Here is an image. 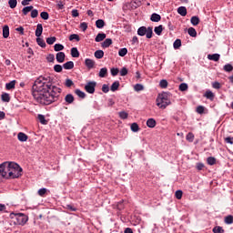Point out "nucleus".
<instances>
[{"label": "nucleus", "mask_w": 233, "mask_h": 233, "mask_svg": "<svg viewBox=\"0 0 233 233\" xmlns=\"http://www.w3.org/2000/svg\"><path fill=\"white\" fill-rule=\"evenodd\" d=\"M54 50L55 52H61V50H65V46H63L62 44H56L54 46Z\"/></svg>", "instance_id": "ea45409f"}, {"label": "nucleus", "mask_w": 233, "mask_h": 233, "mask_svg": "<svg viewBox=\"0 0 233 233\" xmlns=\"http://www.w3.org/2000/svg\"><path fill=\"white\" fill-rule=\"evenodd\" d=\"M220 57H221V56L218 53L212 54V55H208V59H209V61L218 62V61H219Z\"/></svg>", "instance_id": "4468645a"}, {"label": "nucleus", "mask_w": 233, "mask_h": 233, "mask_svg": "<svg viewBox=\"0 0 233 233\" xmlns=\"http://www.w3.org/2000/svg\"><path fill=\"white\" fill-rule=\"evenodd\" d=\"M97 83L96 81H90L85 86V90L87 94H94L96 92V86Z\"/></svg>", "instance_id": "423d86ee"}, {"label": "nucleus", "mask_w": 233, "mask_h": 233, "mask_svg": "<svg viewBox=\"0 0 233 233\" xmlns=\"http://www.w3.org/2000/svg\"><path fill=\"white\" fill-rule=\"evenodd\" d=\"M127 54H128V49H127V47L121 48L118 51V56L120 57H125V56H127Z\"/></svg>", "instance_id": "e433bc0d"}, {"label": "nucleus", "mask_w": 233, "mask_h": 233, "mask_svg": "<svg viewBox=\"0 0 233 233\" xmlns=\"http://www.w3.org/2000/svg\"><path fill=\"white\" fill-rule=\"evenodd\" d=\"M11 167V162L0 164V176H2V177H5V179H10Z\"/></svg>", "instance_id": "20e7f679"}, {"label": "nucleus", "mask_w": 233, "mask_h": 233, "mask_svg": "<svg viewBox=\"0 0 233 233\" xmlns=\"http://www.w3.org/2000/svg\"><path fill=\"white\" fill-rule=\"evenodd\" d=\"M180 92H187L188 90V85L187 83H182L179 85Z\"/></svg>", "instance_id": "37998d69"}, {"label": "nucleus", "mask_w": 233, "mask_h": 233, "mask_svg": "<svg viewBox=\"0 0 233 233\" xmlns=\"http://www.w3.org/2000/svg\"><path fill=\"white\" fill-rule=\"evenodd\" d=\"M147 30V26H140L137 29V35H140L141 37H143V35H146Z\"/></svg>", "instance_id": "a211bd4d"}, {"label": "nucleus", "mask_w": 233, "mask_h": 233, "mask_svg": "<svg viewBox=\"0 0 233 233\" xmlns=\"http://www.w3.org/2000/svg\"><path fill=\"white\" fill-rule=\"evenodd\" d=\"M119 74V69L116 67H112L111 68V76H113L114 77H116V76H117Z\"/></svg>", "instance_id": "13d9d810"}, {"label": "nucleus", "mask_w": 233, "mask_h": 233, "mask_svg": "<svg viewBox=\"0 0 233 233\" xmlns=\"http://www.w3.org/2000/svg\"><path fill=\"white\" fill-rule=\"evenodd\" d=\"M205 97H207V99H210L211 101H213L214 100V93L210 90H208L205 93Z\"/></svg>", "instance_id": "58836bf2"}, {"label": "nucleus", "mask_w": 233, "mask_h": 233, "mask_svg": "<svg viewBox=\"0 0 233 233\" xmlns=\"http://www.w3.org/2000/svg\"><path fill=\"white\" fill-rule=\"evenodd\" d=\"M160 88H167L168 86V82L165 79L160 80L159 82Z\"/></svg>", "instance_id": "3c124183"}, {"label": "nucleus", "mask_w": 233, "mask_h": 233, "mask_svg": "<svg viewBox=\"0 0 233 233\" xmlns=\"http://www.w3.org/2000/svg\"><path fill=\"white\" fill-rule=\"evenodd\" d=\"M187 33H188V35H190V37H196V35H198V32L196 31V28H194V27H189L187 29Z\"/></svg>", "instance_id": "c85d7f7f"}, {"label": "nucleus", "mask_w": 233, "mask_h": 233, "mask_svg": "<svg viewBox=\"0 0 233 233\" xmlns=\"http://www.w3.org/2000/svg\"><path fill=\"white\" fill-rule=\"evenodd\" d=\"M106 74H108V69L106 67H103L100 69L98 76L100 77H106Z\"/></svg>", "instance_id": "7c9ffc66"}, {"label": "nucleus", "mask_w": 233, "mask_h": 233, "mask_svg": "<svg viewBox=\"0 0 233 233\" xmlns=\"http://www.w3.org/2000/svg\"><path fill=\"white\" fill-rule=\"evenodd\" d=\"M36 43L41 48H46V42L43 38H40V36H37Z\"/></svg>", "instance_id": "dca6fc26"}, {"label": "nucleus", "mask_w": 233, "mask_h": 233, "mask_svg": "<svg viewBox=\"0 0 233 233\" xmlns=\"http://www.w3.org/2000/svg\"><path fill=\"white\" fill-rule=\"evenodd\" d=\"M55 72H57L58 74L63 72V66L59 64L54 66Z\"/></svg>", "instance_id": "4d7b16f0"}, {"label": "nucleus", "mask_w": 233, "mask_h": 233, "mask_svg": "<svg viewBox=\"0 0 233 233\" xmlns=\"http://www.w3.org/2000/svg\"><path fill=\"white\" fill-rule=\"evenodd\" d=\"M119 88V81H115L110 87L111 92H116Z\"/></svg>", "instance_id": "72a5a7b5"}, {"label": "nucleus", "mask_w": 233, "mask_h": 233, "mask_svg": "<svg viewBox=\"0 0 233 233\" xmlns=\"http://www.w3.org/2000/svg\"><path fill=\"white\" fill-rule=\"evenodd\" d=\"M173 47L175 48V50H177L178 48H180L181 47V39L175 40V42L173 43Z\"/></svg>", "instance_id": "a18cd8bd"}, {"label": "nucleus", "mask_w": 233, "mask_h": 233, "mask_svg": "<svg viewBox=\"0 0 233 233\" xmlns=\"http://www.w3.org/2000/svg\"><path fill=\"white\" fill-rule=\"evenodd\" d=\"M46 59L48 63H54V61H56V56H54V54H49Z\"/></svg>", "instance_id": "bf43d9fd"}, {"label": "nucleus", "mask_w": 233, "mask_h": 233, "mask_svg": "<svg viewBox=\"0 0 233 233\" xmlns=\"http://www.w3.org/2000/svg\"><path fill=\"white\" fill-rule=\"evenodd\" d=\"M131 130L132 132H139V125H137V123H132Z\"/></svg>", "instance_id": "8fccbe9b"}, {"label": "nucleus", "mask_w": 233, "mask_h": 233, "mask_svg": "<svg viewBox=\"0 0 233 233\" xmlns=\"http://www.w3.org/2000/svg\"><path fill=\"white\" fill-rule=\"evenodd\" d=\"M96 28H99V29L104 28L105 27V20H103V19L96 20Z\"/></svg>", "instance_id": "c756f323"}, {"label": "nucleus", "mask_w": 233, "mask_h": 233, "mask_svg": "<svg viewBox=\"0 0 233 233\" xmlns=\"http://www.w3.org/2000/svg\"><path fill=\"white\" fill-rule=\"evenodd\" d=\"M106 39V34L98 33L95 38L96 43H101V41H105Z\"/></svg>", "instance_id": "1a4fd4ad"}, {"label": "nucleus", "mask_w": 233, "mask_h": 233, "mask_svg": "<svg viewBox=\"0 0 233 233\" xmlns=\"http://www.w3.org/2000/svg\"><path fill=\"white\" fill-rule=\"evenodd\" d=\"M75 94L81 99H85L86 97V94H85V92L81 91L80 89H76Z\"/></svg>", "instance_id": "a878e982"}, {"label": "nucleus", "mask_w": 233, "mask_h": 233, "mask_svg": "<svg viewBox=\"0 0 233 233\" xmlns=\"http://www.w3.org/2000/svg\"><path fill=\"white\" fill-rule=\"evenodd\" d=\"M11 171L9 172V179H16L21 177L23 168L15 162H11Z\"/></svg>", "instance_id": "7ed1b4c3"}, {"label": "nucleus", "mask_w": 233, "mask_h": 233, "mask_svg": "<svg viewBox=\"0 0 233 233\" xmlns=\"http://www.w3.org/2000/svg\"><path fill=\"white\" fill-rule=\"evenodd\" d=\"M6 90H14L15 88V80H13L5 84Z\"/></svg>", "instance_id": "5701e85b"}, {"label": "nucleus", "mask_w": 233, "mask_h": 233, "mask_svg": "<svg viewBox=\"0 0 233 233\" xmlns=\"http://www.w3.org/2000/svg\"><path fill=\"white\" fill-rule=\"evenodd\" d=\"M186 139L189 143H192L194 141V133H192V132L187 133Z\"/></svg>", "instance_id": "09e8293b"}, {"label": "nucleus", "mask_w": 233, "mask_h": 233, "mask_svg": "<svg viewBox=\"0 0 233 233\" xmlns=\"http://www.w3.org/2000/svg\"><path fill=\"white\" fill-rule=\"evenodd\" d=\"M74 85V81H72V79H66V86H67V88H70V86H73Z\"/></svg>", "instance_id": "69168bd1"}, {"label": "nucleus", "mask_w": 233, "mask_h": 233, "mask_svg": "<svg viewBox=\"0 0 233 233\" xmlns=\"http://www.w3.org/2000/svg\"><path fill=\"white\" fill-rule=\"evenodd\" d=\"M39 15V11L37 9H32L31 10V17L32 19H35Z\"/></svg>", "instance_id": "6e6d98bb"}, {"label": "nucleus", "mask_w": 233, "mask_h": 233, "mask_svg": "<svg viewBox=\"0 0 233 233\" xmlns=\"http://www.w3.org/2000/svg\"><path fill=\"white\" fill-rule=\"evenodd\" d=\"M8 5L10 8L14 9L15 6H17V0H9Z\"/></svg>", "instance_id": "5fc2aeb1"}, {"label": "nucleus", "mask_w": 233, "mask_h": 233, "mask_svg": "<svg viewBox=\"0 0 233 233\" xmlns=\"http://www.w3.org/2000/svg\"><path fill=\"white\" fill-rule=\"evenodd\" d=\"M134 90H135V92H141V91L145 90V86H143L142 84H136L134 86Z\"/></svg>", "instance_id": "f704fd0d"}, {"label": "nucleus", "mask_w": 233, "mask_h": 233, "mask_svg": "<svg viewBox=\"0 0 233 233\" xmlns=\"http://www.w3.org/2000/svg\"><path fill=\"white\" fill-rule=\"evenodd\" d=\"M1 99L4 103H10V95L8 93H4L1 96Z\"/></svg>", "instance_id": "b1692460"}, {"label": "nucleus", "mask_w": 233, "mask_h": 233, "mask_svg": "<svg viewBox=\"0 0 233 233\" xmlns=\"http://www.w3.org/2000/svg\"><path fill=\"white\" fill-rule=\"evenodd\" d=\"M35 35L36 37H40V35H43V24H37Z\"/></svg>", "instance_id": "9b49d317"}, {"label": "nucleus", "mask_w": 233, "mask_h": 233, "mask_svg": "<svg viewBox=\"0 0 233 233\" xmlns=\"http://www.w3.org/2000/svg\"><path fill=\"white\" fill-rule=\"evenodd\" d=\"M65 57H66L65 52H58L56 54V59L57 63H65Z\"/></svg>", "instance_id": "9d476101"}, {"label": "nucleus", "mask_w": 233, "mask_h": 233, "mask_svg": "<svg viewBox=\"0 0 233 233\" xmlns=\"http://www.w3.org/2000/svg\"><path fill=\"white\" fill-rule=\"evenodd\" d=\"M127 74H128V69H127V67H122L120 70V76L122 77H125V76H127Z\"/></svg>", "instance_id": "e2e57ef3"}, {"label": "nucleus", "mask_w": 233, "mask_h": 233, "mask_svg": "<svg viewBox=\"0 0 233 233\" xmlns=\"http://www.w3.org/2000/svg\"><path fill=\"white\" fill-rule=\"evenodd\" d=\"M213 232L214 233H225V229H223V227L217 226L213 228Z\"/></svg>", "instance_id": "c03bdc74"}, {"label": "nucleus", "mask_w": 233, "mask_h": 233, "mask_svg": "<svg viewBox=\"0 0 233 233\" xmlns=\"http://www.w3.org/2000/svg\"><path fill=\"white\" fill-rule=\"evenodd\" d=\"M118 116H119L120 119H127L128 118V113H127L126 111H120L118 113Z\"/></svg>", "instance_id": "de8ad7c7"}, {"label": "nucleus", "mask_w": 233, "mask_h": 233, "mask_svg": "<svg viewBox=\"0 0 233 233\" xmlns=\"http://www.w3.org/2000/svg\"><path fill=\"white\" fill-rule=\"evenodd\" d=\"M207 163H208V165H210V167H212L213 165H216V157H208Z\"/></svg>", "instance_id": "79ce46f5"}, {"label": "nucleus", "mask_w": 233, "mask_h": 233, "mask_svg": "<svg viewBox=\"0 0 233 233\" xmlns=\"http://www.w3.org/2000/svg\"><path fill=\"white\" fill-rule=\"evenodd\" d=\"M104 56H105V52L103 50H96L95 52V57L96 59H103Z\"/></svg>", "instance_id": "393cba45"}, {"label": "nucleus", "mask_w": 233, "mask_h": 233, "mask_svg": "<svg viewBox=\"0 0 233 233\" xmlns=\"http://www.w3.org/2000/svg\"><path fill=\"white\" fill-rule=\"evenodd\" d=\"M112 45V40L111 38H106L104 42L101 43L102 48H108Z\"/></svg>", "instance_id": "6ab92c4d"}, {"label": "nucleus", "mask_w": 233, "mask_h": 233, "mask_svg": "<svg viewBox=\"0 0 233 233\" xmlns=\"http://www.w3.org/2000/svg\"><path fill=\"white\" fill-rule=\"evenodd\" d=\"M172 102H170V94L168 93H162L161 95H158L157 98V106L165 110L168 106V105H171Z\"/></svg>", "instance_id": "f03ea898"}, {"label": "nucleus", "mask_w": 233, "mask_h": 233, "mask_svg": "<svg viewBox=\"0 0 233 233\" xmlns=\"http://www.w3.org/2000/svg\"><path fill=\"white\" fill-rule=\"evenodd\" d=\"M74 40L76 41V42L81 41V38L79 37V35H77V34L70 35L69 41H74Z\"/></svg>", "instance_id": "a19ab883"}, {"label": "nucleus", "mask_w": 233, "mask_h": 233, "mask_svg": "<svg viewBox=\"0 0 233 233\" xmlns=\"http://www.w3.org/2000/svg\"><path fill=\"white\" fill-rule=\"evenodd\" d=\"M57 41V38L56 36H51L46 38L47 45H54Z\"/></svg>", "instance_id": "49530a36"}, {"label": "nucleus", "mask_w": 233, "mask_h": 233, "mask_svg": "<svg viewBox=\"0 0 233 233\" xmlns=\"http://www.w3.org/2000/svg\"><path fill=\"white\" fill-rule=\"evenodd\" d=\"M18 141H21V143H25L28 141V136L23 132H19L17 135Z\"/></svg>", "instance_id": "6e6552de"}, {"label": "nucleus", "mask_w": 233, "mask_h": 233, "mask_svg": "<svg viewBox=\"0 0 233 233\" xmlns=\"http://www.w3.org/2000/svg\"><path fill=\"white\" fill-rule=\"evenodd\" d=\"M9 35H10V27L8 25H4L3 27L4 39H8Z\"/></svg>", "instance_id": "ddd939ff"}, {"label": "nucleus", "mask_w": 233, "mask_h": 233, "mask_svg": "<svg viewBox=\"0 0 233 233\" xmlns=\"http://www.w3.org/2000/svg\"><path fill=\"white\" fill-rule=\"evenodd\" d=\"M74 95L72 94H67L66 96H65V101L66 103H67V105H72V103H74Z\"/></svg>", "instance_id": "2eb2a0df"}, {"label": "nucleus", "mask_w": 233, "mask_h": 233, "mask_svg": "<svg viewBox=\"0 0 233 233\" xmlns=\"http://www.w3.org/2000/svg\"><path fill=\"white\" fill-rule=\"evenodd\" d=\"M212 86H213V88H215L216 90H219V88H221V84H219V82H213V83H212Z\"/></svg>", "instance_id": "774afa93"}, {"label": "nucleus", "mask_w": 233, "mask_h": 233, "mask_svg": "<svg viewBox=\"0 0 233 233\" xmlns=\"http://www.w3.org/2000/svg\"><path fill=\"white\" fill-rule=\"evenodd\" d=\"M224 141L228 145H233V137H227L226 138H224Z\"/></svg>", "instance_id": "0e129e2a"}, {"label": "nucleus", "mask_w": 233, "mask_h": 233, "mask_svg": "<svg viewBox=\"0 0 233 233\" xmlns=\"http://www.w3.org/2000/svg\"><path fill=\"white\" fill-rule=\"evenodd\" d=\"M54 79L48 76H39L32 86V96L39 105L46 106L59 101L62 89L54 86Z\"/></svg>", "instance_id": "f257e3e1"}, {"label": "nucleus", "mask_w": 233, "mask_h": 233, "mask_svg": "<svg viewBox=\"0 0 233 233\" xmlns=\"http://www.w3.org/2000/svg\"><path fill=\"white\" fill-rule=\"evenodd\" d=\"M63 68L65 70H72V68H74V63L72 61H68L63 65Z\"/></svg>", "instance_id": "aec40b11"}, {"label": "nucleus", "mask_w": 233, "mask_h": 233, "mask_svg": "<svg viewBox=\"0 0 233 233\" xmlns=\"http://www.w3.org/2000/svg\"><path fill=\"white\" fill-rule=\"evenodd\" d=\"M88 28V24L86 22H82L80 24V29L82 30V32H86Z\"/></svg>", "instance_id": "864d4df0"}, {"label": "nucleus", "mask_w": 233, "mask_h": 233, "mask_svg": "<svg viewBox=\"0 0 233 233\" xmlns=\"http://www.w3.org/2000/svg\"><path fill=\"white\" fill-rule=\"evenodd\" d=\"M15 219L16 220L15 223V225H26V222L28 221V217L23 213H19L15 215Z\"/></svg>", "instance_id": "39448f33"}, {"label": "nucleus", "mask_w": 233, "mask_h": 233, "mask_svg": "<svg viewBox=\"0 0 233 233\" xmlns=\"http://www.w3.org/2000/svg\"><path fill=\"white\" fill-rule=\"evenodd\" d=\"M154 32L155 34H157V35H161V34L163 33V25H158V26H156L154 28Z\"/></svg>", "instance_id": "4c0bfd02"}, {"label": "nucleus", "mask_w": 233, "mask_h": 233, "mask_svg": "<svg viewBox=\"0 0 233 233\" xmlns=\"http://www.w3.org/2000/svg\"><path fill=\"white\" fill-rule=\"evenodd\" d=\"M153 35H154V31L152 30V27L151 26L147 27V32H146L147 39H152Z\"/></svg>", "instance_id": "cd10ccee"}, {"label": "nucleus", "mask_w": 233, "mask_h": 233, "mask_svg": "<svg viewBox=\"0 0 233 233\" xmlns=\"http://www.w3.org/2000/svg\"><path fill=\"white\" fill-rule=\"evenodd\" d=\"M150 21L153 23H159V21H161V15L157 13H153L150 16Z\"/></svg>", "instance_id": "f8f14e48"}, {"label": "nucleus", "mask_w": 233, "mask_h": 233, "mask_svg": "<svg viewBox=\"0 0 233 233\" xmlns=\"http://www.w3.org/2000/svg\"><path fill=\"white\" fill-rule=\"evenodd\" d=\"M224 223H226V225H232V223H233V216L232 215H228V216L225 217Z\"/></svg>", "instance_id": "2f4dec72"}, {"label": "nucleus", "mask_w": 233, "mask_h": 233, "mask_svg": "<svg viewBox=\"0 0 233 233\" xmlns=\"http://www.w3.org/2000/svg\"><path fill=\"white\" fill-rule=\"evenodd\" d=\"M71 56L72 57H79V50H77V47L71 48Z\"/></svg>", "instance_id": "c9c22d12"}, {"label": "nucleus", "mask_w": 233, "mask_h": 233, "mask_svg": "<svg viewBox=\"0 0 233 233\" xmlns=\"http://www.w3.org/2000/svg\"><path fill=\"white\" fill-rule=\"evenodd\" d=\"M32 10H34V5L25 6L22 9V14H24L25 15H27L29 12H32Z\"/></svg>", "instance_id": "4be33fe9"}, {"label": "nucleus", "mask_w": 233, "mask_h": 233, "mask_svg": "<svg viewBox=\"0 0 233 233\" xmlns=\"http://www.w3.org/2000/svg\"><path fill=\"white\" fill-rule=\"evenodd\" d=\"M40 17L44 19V21H47V19L50 17V15H48V12H42L40 14Z\"/></svg>", "instance_id": "603ef678"}, {"label": "nucleus", "mask_w": 233, "mask_h": 233, "mask_svg": "<svg viewBox=\"0 0 233 233\" xmlns=\"http://www.w3.org/2000/svg\"><path fill=\"white\" fill-rule=\"evenodd\" d=\"M224 70H225V72H232V70H233L232 65H230V64L225 65L224 66Z\"/></svg>", "instance_id": "052dcab7"}, {"label": "nucleus", "mask_w": 233, "mask_h": 233, "mask_svg": "<svg viewBox=\"0 0 233 233\" xmlns=\"http://www.w3.org/2000/svg\"><path fill=\"white\" fill-rule=\"evenodd\" d=\"M177 14H179V15H181L182 17H185V15H187V7L185 6L178 7Z\"/></svg>", "instance_id": "412c9836"}, {"label": "nucleus", "mask_w": 233, "mask_h": 233, "mask_svg": "<svg viewBox=\"0 0 233 233\" xmlns=\"http://www.w3.org/2000/svg\"><path fill=\"white\" fill-rule=\"evenodd\" d=\"M190 21L193 26H198V25H199V16H192Z\"/></svg>", "instance_id": "473e14b6"}, {"label": "nucleus", "mask_w": 233, "mask_h": 233, "mask_svg": "<svg viewBox=\"0 0 233 233\" xmlns=\"http://www.w3.org/2000/svg\"><path fill=\"white\" fill-rule=\"evenodd\" d=\"M85 65H86V68H88V70H92V68H94V66H96V61H94L93 59H90V58H86Z\"/></svg>", "instance_id": "0eeeda50"}, {"label": "nucleus", "mask_w": 233, "mask_h": 233, "mask_svg": "<svg viewBox=\"0 0 233 233\" xmlns=\"http://www.w3.org/2000/svg\"><path fill=\"white\" fill-rule=\"evenodd\" d=\"M46 187H42L38 190V196H40L41 198H43L45 196V194H46Z\"/></svg>", "instance_id": "680f3d73"}, {"label": "nucleus", "mask_w": 233, "mask_h": 233, "mask_svg": "<svg viewBox=\"0 0 233 233\" xmlns=\"http://www.w3.org/2000/svg\"><path fill=\"white\" fill-rule=\"evenodd\" d=\"M37 119L41 123V125H48V121H46V118H45V116L42 114H39L37 116Z\"/></svg>", "instance_id": "bb28decb"}, {"label": "nucleus", "mask_w": 233, "mask_h": 233, "mask_svg": "<svg viewBox=\"0 0 233 233\" xmlns=\"http://www.w3.org/2000/svg\"><path fill=\"white\" fill-rule=\"evenodd\" d=\"M147 127H148V128H155L156 127V119L148 118L147 121Z\"/></svg>", "instance_id": "f3484780"}, {"label": "nucleus", "mask_w": 233, "mask_h": 233, "mask_svg": "<svg viewBox=\"0 0 233 233\" xmlns=\"http://www.w3.org/2000/svg\"><path fill=\"white\" fill-rule=\"evenodd\" d=\"M197 113H198V114H204V113H205V106H198L197 107Z\"/></svg>", "instance_id": "338daca9"}]
</instances>
